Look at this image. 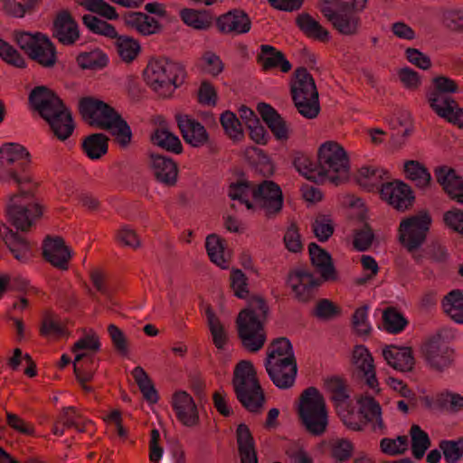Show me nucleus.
Listing matches in <instances>:
<instances>
[{"mask_svg": "<svg viewBox=\"0 0 463 463\" xmlns=\"http://www.w3.org/2000/svg\"><path fill=\"white\" fill-rule=\"evenodd\" d=\"M31 155L18 143H5L0 147V180L14 184L18 193L9 195L6 213L9 222L21 232H28L43 216V206L35 202L31 174Z\"/></svg>", "mask_w": 463, "mask_h": 463, "instance_id": "nucleus-1", "label": "nucleus"}, {"mask_svg": "<svg viewBox=\"0 0 463 463\" xmlns=\"http://www.w3.org/2000/svg\"><path fill=\"white\" fill-rule=\"evenodd\" d=\"M28 100L31 109L48 123L53 137L60 141L71 137L76 128L72 113L54 90L44 85L36 86Z\"/></svg>", "mask_w": 463, "mask_h": 463, "instance_id": "nucleus-2", "label": "nucleus"}, {"mask_svg": "<svg viewBox=\"0 0 463 463\" xmlns=\"http://www.w3.org/2000/svg\"><path fill=\"white\" fill-rule=\"evenodd\" d=\"M79 111L90 126L109 130L114 143L120 148H128L132 143L130 126L109 103L91 96L83 97L79 101Z\"/></svg>", "mask_w": 463, "mask_h": 463, "instance_id": "nucleus-3", "label": "nucleus"}, {"mask_svg": "<svg viewBox=\"0 0 463 463\" xmlns=\"http://www.w3.org/2000/svg\"><path fill=\"white\" fill-rule=\"evenodd\" d=\"M269 307L261 296H252L247 307L236 317V329L241 346L250 352L261 350L267 341L265 326L269 316Z\"/></svg>", "mask_w": 463, "mask_h": 463, "instance_id": "nucleus-4", "label": "nucleus"}, {"mask_svg": "<svg viewBox=\"0 0 463 463\" xmlns=\"http://www.w3.org/2000/svg\"><path fill=\"white\" fill-rule=\"evenodd\" d=\"M186 77L184 66L166 57L151 59L144 71L146 83L161 98H170Z\"/></svg>", "mask_w": 463, "mask_h": 463, "instance_id": "nucleus-5", "label": "nucleus"}, {"mask_svg": "<svg viewBox=\"0 0 463 463\" xmlns=\"http://www.w3.org/2000/svg\"><path fill=\"white\" fill-rule=\"evenodd\" d=\"M232 386L236 398L247 411L255 413L260 411L265 402V394L250 361L241 360L236 364Z\"/></svg>", "mask_w": 463, "mask_h": 463, "instance_id": "nucleus-6", "label": "nucleus"}, {"mask_svg": "<svg viewBox=\"0 0 463 463\" xmlns=\"http://www.w3.org/2000/svg\"><path fill=\"white\" fill-rule=\"evenodd\" d=\"M432 223V217L428 210H421L417 214L402 219L398 227L400 244L411 254L417 264H422L425 254L419 249L425 243Z\"/></svg>", "mask_w": 463, "mask_h": 463, "instance_id": "nucleus-7", "label": "nucleus"}, {"mask_svg": "<svg viewBox=\"0 0 463 463\" xmlns=\"http://www.w3.org/2000/svg\"><path fill=\"white\" fill-rule=\"evenodd\" d=\"M319 182L328 179L338 185L349 176V157L342 146L335 141L323 143L317 151Z\"/></svg>", "mask_w": 463, "mask_h": 463, "instance_id": "nucleus-8", "label": "nucleus"}, {"mask_svg": "<svg viewBox=\"0 0 463 463\" xmlns=\"http://www.w3.org/2000/svg\"><path fill=\"white\" fill-rule=\"evenodd\" d=\"M298 415L306 430L315 436L323 435L328 425V413L323 395L316 387L305 389L299 397Z\"/></svg>", "mask_w": 463, "mask_h": 463, "instance_id": "nucleus-9", "label": "nucleus"}, {"mask_svg": "<svg viewBox=\"0 0 463 463\" xmlns=\"http://www.w3.org/2000/svg\"><path fill=\"white\" fill-rule=\"evenodd\" d=\"M366 3L367 0L343 1L337 4L335 8L324 5L320 7V12L339 34L353 36L359 33V13L365 8Z\"/></svg>", "mask_w": 463, "mask_h": 463, "instance_id": "nucleus-10", "label": "nucleus"}, {"mask_svg": "<svg viewBox=\"0 0 463 463\" xmlns=\"http://www.w3.org/2000/svg\"><path fill=\"white\" fill-rule=\"evenodd\" d=\"M422 357L430 370L442 373L455 362V351L444 340L440 333L430 336L420 347Z\"/></svg>", "mask_w": 463, "mask_h": 463, "instance_id": "nucleus-11", "label": "nucleus"}, {"mask_svg": "<svg viewBox=\"0 0 463 463\" xmlns=\"http://www.w3.org/2000/svg\"><path fill=\"white\" fill-rule=\"evenodd\" d=\"M252 199L265 210L267 216L278 214L283 207L282 190L271 180H263L252 187Z\"/></svg>", "mask_w": 463, "mask_h": 463, "instance_id": "nucleus-12", "label": "nucleus"}, {"mask_svg": "<svg viewBox=\"0 0 463 463\" xmlns=\"http://www.w3.org/2000/svg\"><path fill=\"white\" fill-rule=\"evenodd\" d=\"M322 280L304 269H291L288 273L286 284L290 287L294 298L300 303L307 304L316 297Z\"/></svg>", "mask_w": 463, "mask_h": 463, "instance_id": "nucleus-13", "label": "nucleus"}, {"mask_svg": "<svg viewBox=\"0 0 463 463\" xmlns=\"http://www.w3.org/2000/svg\"><path fill=\"white\" fill-rule=\"evenodd\" d=\"M380 195L389 205L402 213L411 209L415 203L411 187L402 180L385 182L380 189Z\"/></svg>", "mask_w": 463, "mask_h": 463, "instance_id": "nucleus-14", "label": "nucleus"}, {"mask_svg": "<svg viewBox=\"0 0 463 463\" xmlns=\"http://www.w3.org/2000/svg\"><path fill=\"white\" fill-rule=\"evenodd\" d=\"M264 365L269 379L276 387L287 390L294 385L298 373L295 355L283 357L278 361H265Z\"/></svg>", "mask_w": 463, "mask_h": 463, "instance_id": "nucleus-15", "label": "nucleus"}, {"mask_svg": "<svg viewBox=\"0 0 463 463\" xmlns=\"http://www.w3.org/2000/svg\"><path fill=\"white\" fill-rule=\"evenodd\" d=\"M146 165L158 183L168 187H173L176 184L179 168L177 163L171 157L149 152L147 154Z\"/></svg>", "mask_w": 463, "mask_h": 463, "instance_id": "nucleus-16", "label": "nucleus"}, {"mask_svg": "<svg viewBox=\"0 0 463 463\" xmlns=\"http://www.w3.org/2000/svg\"><path fill=\"white\" fill-rule=\"evenodd\" d=\"M52 36L65 46H71L80 39L79 24L69 10L62 9L56 14Z\"/></svg>", "mask_w": 463, "mask_h": 463, "instance_id": "nucleus-17", "label": "nucleus"}, {"mask_svg": "<svg viewBox=\"0 0 463 463\" xmlns=\"http://www.w3.org/2000/svg\"><path fill=\"white\" fill-rule=\"evenodd\" d=\"M43 258L53 267L61 270H67L71 258V250L65 245L62 237L48 235L43 241Z\"/></svg>", "mask_w": 463, "mask_h": 463, "instance_id": "nucleus-18", "label": "nucleus"}, {"mask_svg": "<svg viewBox=\"0 0 463 463\" xmlns=\"http://www.w3.org/2000/svg\"><path fill=\"white\" fill-rule=\"evenodd\" d=\"M172 407L177 420L186 427H194L199 424L200 418L197 406L193 397L184 391H178L173 394Z\"/></svg>", "mask_w": 463, "mask_h": 463, "instance_id": "nucleus-19", "label": "nucleus"}, {"mask_svg": "<svg viewBox=\"0 0 463 463\" xmlns=\"http://www.w3.org/2000/svg\"><path fill=\"white\" fill-rule=\"evenodd\" d=\"M458 91V84L453 79L439 75L432 79L431 87L426 91V98L431 109L445 105V100L454 99L449 97Z\"/></svg>", "mask_w": 463, "mask_h": 463, "instance_id": "nucleus-20", "label": "nucleus"}, {"mask_svg": "<svg viewBox=\"0 0 463 463\" xmlns=\"http://www.w3.org/2000/svg\"><path fill=\"white\" fill-rule=\"evenodd\" d=\"M434 175L449 197L463 204V178L456 170L448 165H439L434 169Z\"/></svg>", "mask_w": 463, "mask_h": 463, "instance_id": "nucleus-21", "label": "nucleus"}, {"mask_svg": "<svg viewBox=\"0 0 463 463\" xmlns=\"http://www.w3.org/2000/svg\"><path fill=\"white\" fill-rule=\"evenodd\" d=\"M175 120L184 140L194 147H201L208 143L209 134L205 128L188 115L177 114Z\"/></svg>", "mask_w": 463, "mask_h": 463, "instance_id": "nucleus-22", "label": "nucleus"}, {"mask_svg": "<svg viewBox=\"0 0 463 463\" xmlns=\"http://www.w3.org/2000/svg\"><path fill=\"white\" fill-rule=\"evenodd\" d=\"M216 26L222 33L243 34L250 32L251 20L241 9H232L215 19Z\"/></svg>", "mask_w": 463, "mask_h": 463, "instance_id": "nucleus-23", "label": "nucleus"}, {"mask_svg": "<svg viewBox=\"0 0 463 463\" xmlns=\"http://www.w3.org/2000/svg\"><path fill=\"white\" fill-rule=\"evenodd\" d=\"M120 18L127 27L135 29L143 36L160 33L164 29L163 24L155 17L142 12H125Z\"/></svg>", "mask_w": 463, "mask_h": 463, "instance_id": "nucleus-24", "label": "nucleus"}, {"mask_svg": "<svg viewBox=\"0 0 463 463\" xmlns=\"http://www.w3.org/2000/svg\"><path fill=\"white\" fill-rule=\"evenodd\" d=\"M383 356L391 367L402 373L411 372L415 365L413 350L410 346L386 345Z\"/></svg>", "mask_w": 463, "mask_h": 463, "instance_id": "nucleus-25", "label": "nucleus"}, {"mask_svg": "<svg viewBox=\"0 0 463 463\" xmlns=\"http://www.w3.org/2000/svg\"><path fill=\"white\" fill-rule=\"evenodd\" d=\"M308 253L312 266L320 273L323 280H337V272L329 252L316 242H310L308 244Z\"/></svg>", "mask_w": 463, "mask_h": 463, "instance_id": "nucleus-26", "label": "nucleus"}, {"mask_svg": "<svg viewBox=\"0 0 463 463\" xmlns=\"http://www.w3.org/2000/svg\"><path fill=\"white\" fill-rule=\"evenodd\" d=\"M257 110L276 139L287 141L289 138V129L287 121L271 105L260 102L257 106Z\"/></svg>", "mask_w": 463, "mask_h": 463, "instance_id": "nucleus-27", "label": "nucleus"}, {"mask_svg": "<svg viewBox=\"0 0 463 463\" xmlns=\"http://www.w3.org/2000/svg\"><path fill=\"white\" fill-rule=\"evenodd\" d=\"M352 362L357 367L359 372L363 373V377L365 379V383L371 389H375L379 386L373 358L364 345H360L354 346Z\"/></svg>", "mask_w": 463, "mask_h": 463, "instance_id": "nucleus-28", "label": "nucleus"}, {"mask_svg": "<svg viewBox=\"0 0 463 463\" xmlns=\"http://www.w3.org/2000/svg\"><path fill=\"white\" fill-rule=\"evenodd\" d=\"M256 61L264 71L279 67L282 72L286 73L292 68L291 63L286 59L285 54L269 44L260 45V52L258 53Z\"/></svg>", "mask_w": 463, "mask_h": 463, "instance_id": "nucleus-29", "label": "nucleus"}, {"mask_svg": "<svg viewBox=\"0 0 463 463\" xmlns=\"http://www.w3.org/2000/svg\"><path fill=\"white\" fill-rule=\"evenodd\" d=\"M295 80L291 83L290 93L292 100H299V98H310L318 95L313 76L307 68L298 67L294 71Z\"/></svg>", "mask_w": 463, "mask_h": 463, "instance_id": "nucleus-30", "label": "nucleus"}, {"mask_svg": "<svg viewBox=\"0 0 463 463\" xmlns=\"http://www.w3.org/2000/svg\"><path fill=\"white\" fill-rule=\"evenodd\" d=\"M3 239L17 260L27 262L33 257L31 243L17 232H14L5 226Z\"/></svg>", "mask_w": 463, "mask_h": 463, "instance_id": "nucleus-31", "label": "nucleus"}, {"mask_svg": "<svg viewBox=\"0 0 463 463\" xmlns=\"http://www.w3.org/2000/svg\"><path fill=\"white\" fill-rule=\"evenodd\" d=\"M99 367V359L87 352L78 353L73 361V373L79 383L92 381Z\"/></svg>", "mask_w": 463, "mask_h": 463, "instance_id": "nucleus-32", "label": "nucleus"}, {"mask_svg": "<svg viewBox=\"0 0 463 463\" xmlns=\"http://www.w3.org/2000/svg\"><path fill=\"white\" fill-rule=\"evenodd\" d=\"M296 24L307 38L321 43H327L330 40L328 30L323 27L308 13L299 14L296 17Z\"/></svg>", "mask_w": 463, "mask_h": 463, "instance_id": "nucleus-33", "label": "nucleus"}, {"mask_svg": "<svg viewBox=\"0 0 463 463\" xmlns=\"http://www.w3.org/2000/svg\"><path fill=\"white\" fill-rule=\"evenodd\" d=\"M389 172L380 168H373L368 166L361 167L356 175V181L361 187H364L368 192L378 191L382 189L383 182L388 179Z\"/></svg>", "mask_w": 463, "mask_h": 463, "instance_id": "nucleus-34", "label": "nucleus"}, {"mask_svg": "<svg viewBox=\"0 0 463 463\" xmlns=\"http://www.w3.org/2000/svg\"><path fill=\"white\" fill-rule=\"evenodd\" d=\"M109 137L104 133H92L82 139L81 149L88 158L99 160L109 151Z\"/></svg>", "mask_w": 463, "mask_h": 463, "instance_id": "nucleus-35", "label": "nucleus"}, {"mask_svg": "<svg viewBox=\"0 0 463 463\" xmlns=\"http://www.w3.org/2000/svg\"><path fill=\"white\" fill-rule=\"evenodd\" d=\"M150 141L167 152L179 155L183 152V145L179 137L170 132L167 128H156L150 135Z\"/></svg>", "mask_w": 463, "mask_h": 463, "instance_id": "nucleus-36", "label": "nucleus"}, {"mask_svg": "<svg viewBox=\"0 0 463 463\" xmlns=\"http://www.w3.org/2000/svg\"><path fill=\"white\" fill-rule=\"evenodd\" d=\"M405 177L413 182L419 189L425 190L430 186L431 175L427 167L419 161L409 160L404 164Z\"/></svg>", "mask_w": 463, "mask_h": 463, "instance_id": "nucleus-37", "label": "nucleus"}, {"mask_svg": "<svg viewBox=\"0 0 463 463\" xmlns=\"http://www.w3.org/2000/svg\"><path fill=\"white\" fill-rule=\"evenodd\" d=\"M292 164L296 170L307 179L319 182L318 161H313L307 155L300 151L292 154Z\"/></svg>", "mask_w": 463, "mask_h": 463, "instance_id": "nucleus-38", "label": "nucleus"}, {"mask_svg": "<svg viewBox=\"0 0 463 463\" xmlns=\"http://www.w3.org/2000/svg\"><path fill=\"white\" fill-rule=\"evenodd\" d=\"M45 69H52L57 61V50L49 37L43 38V43L29 57Z\"/></svg>", "mask_w": 463, "mask_h": 463, "instance_id": "nucleus-39", "label": "nucleus"}, {"mask_svg": "<svg viewBox=\"0 0 463 463\" xmlns=\"http://www.w3.org/2000/svg\"><path fill=\"white\" fill-rule=\"evenodd\" d=\"M115 46L119 58L126 63H131L141 52V46L137 40L131 36L117 33Z\"/></svg>", "mask_w": 463, "mask_h": 463, "instance_id": "nucleus-40", "label": "nucleus"}, {"mask_svg": "<svg viewBox=\"0 0 463 463\" xmlns=\"http://www.w3.org/2000/svg\"><path fill=\"white\" fill-rule=\"evenodd\" d=\"M183 22L197 30H208L213 24L214 16L209 11L184 8L180 12Z\"/></svg>", "mask_w": 463, "mask_h": 463, "instance_id": "nucleus-41", "label": "nucleus"}, {"mask_svg": "<svg viewBox=\"0 0 463 463\" xmlns=\"http://www.w3.org/2000/svg\"><path fill=\"white\" fill-rule=\"evenodd\" d=\"M433 404L441 411L458 413L463 411V395L446 389L436 393Z\"/></svg>", "mask_w": 463, "mask_h": 463, "instance_id": "nucleus-42", "label": "nucleus"}, {"mask_svg": "<svg viewBox=\"0 0 463 463\" xmlns=\"http://www.w3.org/2000/svg\"><path fill=\"white\" fill-rule=\"evenodd\" d=\"M444 312L456 323L463 324V293L454 289L442 299Z\"/></svg>", "mask_w": 463, "mask_h": 463, "instance_id": "nucleus-43", "label": "nucleus"}, {"mask_svg": "<svg viewBox=\"0 0 463 463\" xmlns=\"http://www.w3.org/2000/svg\"><path fill=\"white\" fill-rule=\"evenodd\" d=\"M76 61L81 69L92 71L102 70L109 63L108 55L99 48L88 52H80Z\"/></svg>", "mask_w": 463, "mask_h": 463, "instance_id": "nucleus-44", "label": "nucleus"}, {"mask_svg": "<svg viewBox=\"0 0 463 463\" xmlns=\"http://www.w3.org/2000/svg\"><path fill=\"white\" fill-rule=\"evenodd\" d=\"M131 374L142 392L143 397L152 404L156 403L159 400V396L146 372L141 366H137L133 369Z\"/></svg>", "mask_w": 463, "mask_h": 463, "instance_id": "nucleus-45", "label": "nucleus"}, {"mask_svg": "<svg viewBox=\"0 0 463 463\" xmlns=\"http://www.w3.org/2000/svg\"><path fill=\"white\" fill-rule=\"evenodd\" d=\"M225 240L213 233L206 237L205 248L210 260L222 269L228 267V260L224 257Z\"/></svg>", "mask_w": 463, "mask_h": 463, "instance_id": "nucleus-46", "label": "nucleus"}, {"mask_svg": "<svg viewBox=\"0 0 463 463\" xmlns=\"http://www.w3.org/2000/svg\"><path fill=\"white\" fill-rule=\"evenodd\" d=\"M205 314L213 343L218 350H223L228 343V335L224 326L211 307H207Z\"/></svg>", "mask_w": 463, "mask_h": 463, "instance_id": "nucleus-47", "label": "nucleus"}, {"mask_svg": "<svg viewBox=\"0 0 463 463\" xmlns=\"http://www.w3.org/2000/svg\"><path fill=\"white\" fill-rule=\"evenodd\" d=\"M409 321L394 307H388L383 312V329L390 334H399L408 326Z\"/></svg>", "mask_w": 463, "mask_h": 463, "instance_id": "nucleus-48", "label": "nucleus"}, {"mask_svg": "<svg viewBox=\"0 0 463 463\" xmlns=\"http://www.w3.org/2000/svg\"><path fill=\"white\" fill-rule=\"evenodd\" d=\"M48 36L41 32L34 33L29 32H14V41L21 50L30 57V55L37 50V48L43 43V38Z\"/></svg>", "mask_w": 463, "mask_h": 463, "instance_id": "nucleus-49", "label": "nucleus"}, {"mask_svg": "<svg viewBox=\"0 0 463 463\" xmlns=\"http://www.w3.org/2000/svg\"><path fill=\"white\" fill-rule=\"evenodd\" d=\"M82 23L88 30L94 34L102 35L110 39L117 37L118 32L115 26L95 15L84 14L82 16Z\"/></svg>", "mask_w": 463, "mask_h": 463, "instance_id": "nucleus-50", "label": "nucleus"}, {"mask_svg": "<svg viewBox=\"0 0 463 463\" xmlns=\"http://www.w3.org/2000/svg\"><path fill=\"white\" fill-rule=\"evenodd\" d=\"M410 434L411 437L412 455L416 459H420L431 445L430 439L427 432L416 424H413L411 427Z\"/></svg>", "mask_w": 463, "mask_h": 463, "instance_id": "nucleus-51", "label": "nucleus"}, {"mask_svg": "<svg viewBox=\"0 0 463 463\" xmlns=\"http://www.w3.org/2000/svg\"><path fill=\"white\" fill-rule=\"evenodd\" d=\"M295 355L291 342L287 337H278L267 348L265 361H278L283 357Z\"/></svg>", "mask_w": 463, "mask_h": 463, "instance_id": "nucleus-52", "label": "nucleus"}, {"mask_svg": "<svg viewBox=\"0 0 463 463\" xmlns=\"http://www.w3.org/2000/svg\"><path fill=\"white\" fill-rule=\"evenodd\" d=\"M434 112L458 128H463V108H460L455 99L445 100V105L434 108Z\"/></svg>", "mask_w": 463, "mask_h": 463, "instance_id": "nucleus-53", "label": "nucleus"}, {"mask_svg": "<svg viewBox=\"0 0 463 463\" xmlns=\"http://www.w3.org/2000/svg\"><path fill=\"white\" fill-rule=\"evenodd\" d=\"M325 389L331 393V400L337 404L345 402L349 395L346 392V382L340 376H331L324 380Z\"/></svg>", "mask_w": 463, "mask_h": 463, "instance_id": "nucleus-54", "label": "nucleus"}, {"mask_svg": "<svg viewBox=\"0 0 463 463\" xmlns=\"http://www.w3.org/2000/svg\"><path fill=\"white\" fill-rule=\"evenodd\" d=\"M220 122L225 133L234 140H240L243 137L241 124L236 114L226 110L222 113Z\"/></svg>", "mask_w": 463, "mask_h": 463, "instance_id": "nucleus-55", "label": "nucleus"}, {"mask_svg": "<svg viewBox=\"0 0 463 463\" xmlns=\"http://www.w3.org/2000/svg\"><path fill=\"white\" fill-rule=\"evenodd\" d=\"M298 112L306 118H316L320 112L319 96L310 98H299V100H293Z\"/></svg>", "mask_w": 463, "mask_h": 463, "instance_id": "nucleus-56", "label": "nucleus"}, {"mask_svg": "<svg viewBox=\"0 0 463 463\" xmlns=\"http://www.w3.org/2000/svg\"><path fill=\"white\" fill-rule=\"evenodd\" d=\"M107 330L114 350L121 356L127 357L129 354V342L124 332L114 324H109Z\"/></svg>", "mask_w": 463, "mask_h": 463, "instance_id": "nucleus-57", "label": "nucleus"}, {"mask_svg": "<svg viewBox=\"0 0 463 463\" xmlns=\"http://www.w3.org/2000/svg\"><path fill=\"white\" fill-rule=\"evenodd\" d=\"M100 341L99 335L93 330L90 334L85 335L73 344L71 348L72 353L76 354L81 352L90 353L95 354L100 350Z\"/></svg>", "mask_w": 463, "mask_h": 463, "instance_id": "nucleus-58", "label": "nucleus"}, {"mask_svg": "<svg viewBox=\"0 0 463 463\" xmlns=\"http://www.w3.org/2000/svg\"><path fill=\"white\" fill-rule=\"evenodd\" d=\"M439 448L447 463H457L463 457V437L457 440H441Z\"/></svg>", "mask_w": 463, "mask_h": 463, "instance_id": "nucleus-59", "label": "nucleus"}, {"mask_svg": "<svg viewBox=\"0 0 463 463\" xmlns=\"http://www.w3.org/2000/svg\"><path fill=\"white\" fill-rule=\"evenodd\" d=\"M342 309L327 298L318 300L312 315L321 320H330L341 315Z\"/></svg>", "mask_w": 463, "mask_h": 463, "instance_id": "nucleus-60", "label": "nucleus"}, {"mask_svg": "<svg viewBox=\"0 0 463 463\" xmlns=\"http://www.w3.org/2000/svg\"><path fill=\"white\" fill-rule=\"evenodd\" d=\"M230 287L234 296L241 299H246L250 294L248 278L239 269H233L230 274Z\"/></svg>", "mask_w": 463, "mask_h": 463, "instance_id": "nucleus-61", "label": "nucleus"}, {"mask_svg": "<svg viewBox=\"0 0 463 463\" xmlns=\"http://www.w3.org/2000/svg\"><path fill=\"white\" fill-rule=\"evenodd\" d=\"M444 226L463 237V210L452 207L442 215Z\"/></svg>", "mask_w": 463, "mask_h": 463, "instance_id": "nucleus-62", "label": "nucleus"}, {"mask_svg": "<svg viewBox=\"0 0 463 463\" xmlns=\"http://www.w3.org/2000/svg\"><path fill=\"white\" fill-rule=\"evenodd\" d=\"M283 241L286 249L290 252L298 253L303 250L301 234L295 222H292L288 227L283 237Z\"/></svg>", "mask_w": 463, "mask_h": 463, "instance_id": "nucleus-63", "label": "nucleus"}, {"mask_svg": "<svg viewBox=\"0 0 463 463\" xmlns=\"http://www.w3.org/2000/svg\"><path fill=\"white\" fill-rule=\"evenodd\" d=\"M312 231L319 241L325 242L333 235L335 228L331 219L319 215L312 223Z\"/></svg>", "mask_w": 463, "mask_h": 463, "instance_id": "nucleus-64", "label": "nucleus"}]
</instances>
